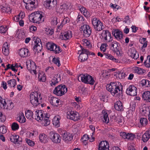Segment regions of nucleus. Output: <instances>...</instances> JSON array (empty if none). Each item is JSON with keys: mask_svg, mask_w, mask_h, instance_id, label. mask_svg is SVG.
I'll return each instance as SVG.
<instances>
[{"mask_svg": "<svg viewBox=\"0 0 150 150\" xmlns=\"http://www.w3.org/2000/svg\"><path fill=\"white\" fill-rule=\"evenodd\" d=\"M106 88L115 98H119L122 93V87H121L120 89V87L117 85L116 83H111L110 84H107Z\"/></svg>", "mask_w": 150, "mask_h": 150, "instance_id": "1", "label": "nucleus"}, {"mask_svg": "<svg viewBox=\"0 0 150 150\" xmlns=\"http://www.w3.org/2000/svg\"><path fill=\"white\" fill-rule=\"evenodd\" d=\"M29 19L30 21L37 23H42L44 21L42 12L39 11L32 13L29 16Z\"/></svg>", "mask_w": 150, "mask_h": 150, "instance_id": "2", "label": "nucleus"}, {"mask_svg": "<svg viewBox=\"0 0 150 150\" xmlns=\"http://www.w3.org/2000/svg\"><path fill=\"white\" fill-rule=\"evenodd\" d=\"M67 91V88L64 85H59L53 91V93L58 96H62Z\"/></svg>", "mask_w": 150, "mask_h": 150, "instance_id": "3", "label": "nucleus"}, {"mask_svg": "<svg viewBox=\"0 0 150 150\" xmlns=\"http://www.w3.org/2000/svg\"><path fill=\"white\" fill-rule=\"evenodd\" d=\"M30 101L31 103L35 106H37L40 104L38 101V96L37 92H33L30 95Z\"/></svg>", "mask_w": 150, "mask_h": 150, "instance_id": "4", "label": "nucleus"}, {"mask_svg": "<svg viewBox=\"0 0 150 150\" xmlns=\"http://www.w3.org/2000/svg\"><path fill=\"white\" fill-rule=\"evenodd\" d=\"M67 118L74 121H77L79 119V115L78 112L74 111H69L67 112Z\"/></svg>", "mask_w": 150, "mask_h": 150, "instance_id": "5", "label": "nucleus"}, {"mask_svg": "<svg viewBox=\"0 0 150 150\" xmlns=\"http://www.w3.org/2000/svg\"><path fill=\"white\" fill-rule=\"evenodd\" d=\"M81 29L83 31V35L86 37H88L91 33V30L89 26L85 24L81 26Z\"/></svg>", "mask_w": 150, "mask_h": 150, "instance_id": "6", "label": "nucleus"}, {"mask_svg": "<svg viewBox=\"0 0 150 150\" xmlns=\"http://www.w3.org/2000/svg\"><path fill=\"white\" fill-rule=\"evenodd\" d=\"M50 135V138L53 142L58 143L60 142L61 137L58 134L52 132Z\"/></svg>", "mask_w": 150, "mask_h": 150, "instance_id": "7", "label": "nucleus"}, {"mask_svg": "<svg viewBox=\"0 0 150 150\" xmlns=\"http://www.w3.org/2000/svg\"><path fill=\"white\" fill-rule=\"evenodd\" d=\"M35 42V45L33 47L34 51L35 52H39L42 50V47L41 40L39 38H37Z\"/></svg>", "mask_w": 150, "mask_h": 150, "instance_id": "8", "label": "nucleus"}, {"mask_svg": "<svg viewBox=\"0 0 150 150\" xmlns=\"http://www.w3.org/2000/svg\"><path fill=\"white\" fill-rule=\"evenodd\" d=\"M98 150H109V144L106 141H102L100 142L99 144Z\"/></svg>", "mask_w": 150, "mask_h": 150, "instance_id": "9", "label": "nucleus"}, {"mask_svg": "<svg viewBox=\"0 0 150 150\" xmlns=\"http://www.w3.org/2000/svg\"><path fill=\"white\" fill-rule=\"evenodd\" d=\"M118 43L116 41L112 42L110 45V49L113 52H115L117 54L118 52L120 53V48L118 47Z\"/></svg>", "mask_w": 150, "mask_h": 150, "instance_id": "10", "label": "nucleus"}, {"mask_svg": "<svg viewBox=\"0 0 150 150\" xmlns=\"http://www.w3.org/2000/svg\"><path fill=\"white\" fill-rule=\"evenodd\" d=\"M44 5L47 8H52L55 7L57 4V0H50L45 1Z\"/></svg>", "mask_w": 150, "mask_h": 150, "instance_id": "11", "label": "nucleus"}, {"mask_svg": "<svg viewBox=\"0 0 150 150\" xmlns=\"http://www.w3.org/2000/svg\"><path fill=\"white\" fill-rule=\"evenodd\" d=\"M137 88L134 86H130L126 91L128 95L131 96H135L137 95Z\"/></svg>", "mask_w": 150, "mask_h": 150, "instance_id": "12", "label": "nucleus"}, {"mask_svg": "<svg viewBox=\"0 0 150 150\" xmlns=\"http://www.w3.org/2000/svg\"><path fill=\"white\" fill-rule=\"evenodd\" d=\"M112 34L117 39L121 40L123 38L122 32L118 29H113L112 31Z\"/></svg>", "mask_w": 150, "mask_h": 150, "instance_id": "13", "label": "nucleus"}, {"mask_svg": "<svg viewBox=\"0 0 150 150\" xmlns=\"http://www.w3.org/2000/svg\"><path fill=\"white\" fill-rule=\"evenodd\" d=\"M19 53L21 57H26L30 55L28 50L24 48H21L20 50Z\"/></svg>", "mask_w": 150, "mask_h": 150, "instance_id": "14", "label": "nucleus"}, {"mask_svg": "<svg viewBox=\"0 0 150 150\" xmlns=\"http://www.w3.org/2000/svg\"><path fill=\"white\" fill-rule=\"evenodd\" d=\"M61 80L60 74H57L55 75L51 81V83H50L52 86H55L56 84L58 83Z\"/></svg>", "mask_w": 150, "mask_h": 150, "instance_id": "15", "label": "nucleus"}, {"mask_svg": "<svg viewBox=\"0 0 150 150\" xmlns=\"http://www.w3.org/2000/svg\"><path fill=\"white\" fill-rule=\"evenodd\" d=\"M62 137L63 140L67 142L71 141L73 139V136L71 134L67 133L65 132L62 134Z\"/></svg>", "mask_w": 150, "mask_h": 150, "instance_id": "16", "label": "nucleus"}, {"mask_svg": "<svg viewBox=\"0 0 150 150\" xmlns=\"http://www.w3.org/2000/svg\"><path fill=\"white\" fill-rule=\"evenodd\" d=\"M72 33L70 31L65 32L63 35H60V38L62 40H67L72 37Z\"/></svg>", "mask_w": 150, "mask_h": 150, "instance_id": "17", "label": "nucleus"}, {"mask_svg": "<svg viewBox=\"0 0 150 150\" xmlns=\"http://www.w3.org/2000/svg\"><path fill=\"white\" fill-rule=\"evenodd\" d=\"M69 8V6L67 5L65 3L61 4L60 6L57 9V11L60 13H63L64 11Z\"/></svg>", "mask_w": 150, "mask_h": 150, "instance_id": "18", "label": "nucleus"}, {"mask_svg": "<svg viewBox=\"0 0 150 150\" xmlns=\"http://www.w3.org/2000/svg\"><path fill=\"white\" fill-rule=\"evenodd\" d=\"M114 108L115 109L118 111H121L123 110V106L121 102L117 101L114 104Z\"/></svg>", "mask_w": 150, "mask_h": 150, "instance_id": "19", "label": "nucleus"}, {"mask_svg": "<svg viewBox=\"0 0 150 150\" xmlns=\"http://www.w3.org/2000/svg\"><path fill=\"white\" fill-rule=\"evenodd\" d=\"M9 46L8 43L6 42L5 43L3 46L2 52L6 56L8 55L9 54Z\"/></svg>", "mask_w": 150, "mask_h": 150, "instance_id": "20", "label": "nucleus"}, {"mask_svg": "<svg viewBox=\"0 0 150 150\" xmlns=\"http://www.w3.org/2000/svg\"><path fill=\"white\" fill-rule=\"evenodd\" d=\"M103 37H104V39L105 40H107L108 39L109 40H108V42H112V40L110 33L108 32V30H106L105 31V33L104 35L102 36Z\"/></svg>", "mask_w": 150, "mask_h": 150, "instance_id": "21", "label": "nucleus"}, {"mask_svg": "<svg viewBox=\"0 0 150 150\" xmlns=\"http://www.w3.org/2000/svg\"><path fill=\"white\" fill-rule=\"evenodd\" d=\"M88 75V74H81L78 76V79L79 81H81L85 83H87L88 82L87 80Z\"/></svg>", "mask_w": 150, "mask_h": 150, "instance_id": "22", "label": "nucleus"}, {"mask_svg": "<svg viewBox=\"0 0 150 150\" xmlns=\"http://www.w3.org/2000/svg\"><path fill=\"white\" fill-rule=\"evenodd\" d=\"M150 138V130L146 131L143 135L142 140L144 142H147Z\"/></svg>", "mask_w": 150, "mask_h": 150, "instance_id": "23", "label": "nucleus"}, {"mask_svg": "<svg viewBox=\"0 0 150 150\" xmlns=\"http://www.w3.org/2000/svg\"><path fill=\"white\" fill-rule=\"evenodd\" d=\"M142 98L146 101L150 102V91H148L144 92L142 94Z\"/></svg>", "mask_w": 150, "mask_h": 150, "instance_id": "24", "label": "nucleus"}, {"mask_svg": "<svg viewBox=\"0 0 150 150\" xmlns=\"http://www.w3.org/2000/svg\"><path fill=\"white\" fill-rule=\"evenodd\" d=\"M39 139L40 141L44 143L47 142L48 138L47 136L44 134H41L39 136Z\"/></svg>", "mask_w": 150, "mask_h": 150, "instance_id": "25", "label": "nucleus"}, {"mask_svg": "<svg viewBox=\"0 0 150 150\" xmlns=\"http://www.w3.org/2000/svg\"><path fill=\"white\" fill-rule=\"evenodd\" d=\"M79 8L81 13H83L86 17H88L89 16L90 13L85 8L80 6H79Z\"/></svg>", "mask_w": 150, "mask_h": 150, "instance_id": "26", "label": "nucleus"}, {"mask_svg": "<svg viewBox=\"0 0 150 150\" xmlns=\"http://www.w3.org/2000/svg\"><path fill=\"white\" fill-rule=\"evenodd\" d=\"M130 56L132 58L135 59H136L139 57V54L136 52L135 49H132L131 50L130 52Z\"/></svg>", "mask_w": 150, "mask_h": 150, "instance_id": "27", "label": "nucleus"}, {"mask_svg": "<svg viewBox=\"0 0 150 150\" xmlns=\"http://www.w3.org/2000/svg\"><path fill=\"white\" fill-rule=\"evenodd\" d=\"M133 70L135 73L139 74L144 73L145 71L143 69L137 67H134Z\"/></svg>", "mask_w": 150, "mask_h": 150, "instance_id": "28", "label": "nucleus"}, {"mask_svg": "<svg viewBox=\"0 0 150 150\" xmlns=\"http://www.w3.org/2000/svg\"><path fill=\"white\" fill-rule=\"evenodd\" d=\"M56 45L53 43L48 42L46 44V46L48 50L53 51Z\"/></svg>", "mask_w": 150, "mask_h": 150, "instance_id": "29", "label": "nucleus"}, {"mask_svg": "<svg viewBox=\"0 0 150 150\" xmlns=\"http://www.w3.org/2000/svg\"><path fill=\"white\" fill-rule=\"evenodd\" d=\"M17 120L21 123H23L25 122V118L23 113L19 115L17 118Z\"/></svg>", "mask_w": 150, "mask_h": 150, "instance_id": "30", "label": "nucleus"}, {"mask_svg": "<svg viewBox=\"0 0 150 150\" xmlns=\"http://www.w3.org/2000/svg\"><path fill=\"white\" fill-rule=\"evenodd\" d=\"M19 137L18 135H12L10 137V140L12 142L16 143L18 141Z\"/></svg>", "mask_w": 150, "mask_h": 150, "instance_id": "31", "label": "nucleus"}, {"mask_svg": "<svg viewBox=\"0 0 150 150\" xmlns=\"http://www.w3.org/2000/svg\"><path fill=\"white\" fill-rule=\"evenodd\" d=\"M1 9L2 12H6V13H11V9L9 6H3Z\"/></svg>", "mask_w": 150, "mask_h": 150, "instance_id": "32", "label": "nucleus"}, {"mask_svg": "<svg viewBox=\"0 0 150 150\" xmlns=\"http://www.w3.org/2000/svg\"><path fill=\"white\" fill-rule=\"evenodd\" d=\"M38 114L40 116H42V112L41 110H37L35 111V113H33V118L37 120V116H38Z\"/></svg>", "mask_w": 150, "mask_h": 150, "instance_id": "33", "label": "nucleus"}, {"mask_svg": "<svg viewBox=\"0 0 150 150\" xmlns=\"http://www.w3.org/2000/svg\"><path fill=\"white\" fill-rule=\"evenodd\" d=\"M8 85L11 87H14L16 84V81L14 79H12L7 82Z\"/></svg>", "mask_w": 150, "mask_h": 150, "instance_id": "34", "label": "nucleus"}, {"mask_svg": "<svg viewBox=\"0 0 150 150\" xmlns=\"http://www.w3.org/2000/svg\"><path fill=\"white\" fill-rule=\"evenodd\" d=\"M88 55L84 54H80L79 57V59L81 60V62H83L86 60L88 59Z\"/></svg>", "mask_w": 150, "mask_h": 150, "instance_id": "35", "label": "nucleus"}, {"mask_svg": "<svg viewBox=\"0 0 150 150\" xmlns=\"http://www.w3.org/2000/svg\"><path fill=\"white\" fill-rule=\"evenodd\" d=\"M59 119L58 118L54 117L53 120V124L54 125L57 127H58L60 126V123L59 121Z\"/></svg>", "mask_w": 150, "mask_h": 150, "instance_id": "36", "label": "nucleus"}, {"mask_svg": "<svg viewBox=\"0 0 150 150\" xmlns=\"http://www.w3.org/2000/svg\"><path fill=\"white\" fill-rule=\"evenodd\" d=\"M33 113L31 110H28L25 112V116L28 119H31L32 118H33Z\"/></svg>", "mask_w": 150, "mask_h": 150, "instance_id": "37", "label": "nucleus"}, {"mask_svg": "<svg viewBox=\"0 0 150 150\" xmlns=\"http://www.w3.org/2000/svg\"><path fill=\"white\" fill-rule=\"evenodd\" d=\"M141 84L142 86H145L146 87H150V81L146 79H143L141 81Z\"/></svg>", "mask_w": 150, "mask_h": 150, "instance_id": "38", "label": "nucleus"}, {"mask_svg": "<svg viewBox=\"0 0 150 150\" xmlns=\"http://www.w3.org/2000/svg\"><path fill=\"white\" fill-rule=\"evenodd\" d=\"M139 41L142 44H143L142 48L146 47L147 45V41L146 40V38H143L142 39H140Z\"/></svg>", "mask_w": 150, "mask_h": 150, "instance_id": "39", "label": "nucleus"}, {"mask_svg": "<svg viewBox=\"0 0 150 150\" xmlns=\"http://www.w3.org/2000/svg\"><path fill=\"white\" fill-rule=\"evenodd\" d=\"M87 80L88 82L87 83H89L91 85H93L95 82L93 78L89 75H88Z\"/></svg>", "mask_w": 150, "mask_h": 150, "instance_id": "40", "label": "nucleus"}, {"mask_svg": "<svg viewBox=\"0 0 150 150\" xmlns=\"http://www.w3.org/2000/svg\"><path fill=\"white\" fill-rule=\"evenodd\" d=\"M140 123L143 126L146 125L148 123V120L145 118H141L140 120Z\"/></svg>", "mask_w": 150, "mask_h": 150, "instance_id": "41", "label": "nucleus"}, {"mask_svg": "<svg viewBox=\"0 0 150 150\" xmlns=\"http://www.w3.org/2000/svg\"><path fill=\"white\" fill-rule=\"evenodd\" d=\"M99 25L97 27H95L94 29L96 30L100 31L104 28L103 23L100 21L99 23H98Z\"/></svg>", "mask_w": 150, "mask_h": 150, "instance_id": "42", "label": "nucleus"}, {"mask_svg": "<svg viewBox=\"0 0 150 150\" xmlns=\"http://www.w3.org/2000/svg\"><path fill=\"white\" fill-rule=\"evenodd\" d=\"M109 72L108 70H103L102 71V74L103 77L104 78H107L110 76L109 74Z\"/></svg>", "mask_w": 150, "mask_h": 150, "instance_id": "43", "label": "nucleus"}, {"mask_svg": "<svg viewBox=\"0 0 150 150\" xmlns=\"http://www.w3.org/2000/svg\"><path fill=\"white\" fill-rule=\"evenodd\" d=\"M19 128L18 124L16 122H13L11 125L12 129L13 131L18 130Z\"/></svg>", "mask_w": 150, "mask_h": 150, "instance_id": "44", "label": "nucleus"}, {"mask_svg": "<svg viewBox=\"0 0 150 150\" xmlns=\"http://www.w3.org/2000/svg\"><path fill=\"white\" fill-rule=\"evenodd\" d=\"M45 31V33L49 35H52L54 33L53 30L52 29H50L49 28H46Z\"/></svg>", "mask_w": 150, "mask_h": 150, "instance_id": "45", "label": "nucleus"}, {"mask_svg": "<svg viewBox=\"0 0 150 150\" xmlns=\"http://www.w3.org/2000/svg\"><path fill=\"white\" fill-rule=\"evenodd\" d=\"M44 121V124L45 126H47L50 124V121L49 118L47 116H45L44 117L43 120Z\"/></svg>", "mask_w": 150, "mask_h": 150, "instance_id": "46", "label": "nucleus"}, {"mask_svg": "<svg viewBox=\"0 0 150 150\" xmlns=\"http://www.w3.org/2000/svg\"><path fill=\"white\" fill-rule=\"evenodd\" d=\"M117 74L119 78L120 79H124L125 77V74L123 72L118 71Z\"/></svg>", "mask_w": 150, "mask_h": 150, "instance_id": "47", "label": "nucleus"}, {"mask_svg": "<svg viewBox=\"0 0 150 150\" xmlns=\"http://www.w3.org/2000/svg\"><path fill=\"white\" fill-rule=\"evenodd\" d=\"M147 60L145 61L144 64L146 67H150V55H148L147 57Z\"/></svg>", "mask_w": 150, "mask_h": 150, "instance_id": "48", "label": "nucleus"}, {"mask_svg": "<svg viewBox=\"0 0 150 150\" xmlns=\"http://www.w3.org/2000/svg\"><path fill=\"white\" fill-rule=\"evenodd\" d=\"M52 62H53L54 64H55L56 65L57 64L58 67H59L60 65L59 58V57L57 58L55 57L53 59Z\"/></svg>", "mask_w": 150, "mask_h": 150, "instance_id": "49", "label": "nucleus"}, {"mask_svg": "<svg viewBox=\"0 0 150 150\" xmlns=\"http://www.w3.org/2000/svg\"><path fill=\"white\" fill-rule=\"evenodd\" d=\"M103 121L106 123L109 122V119L108 117V115L107 112H104V113L103 115Z\"/></svg>", "mask_w": 150, "mask_h": 150, "instance_id": "50", "label": "nucleus"}, {"mask_svg": "<svg viewBox=\"0 0 150 150\" xmlns=\"http://www.w3.org/2000/svg\"><path fill=\"white\" fill-rule=\"evenodd\" d=\"M57 98L55 97H52L51 99L50 100V103L51 104L54 106L57 107L59 105H56V101Z\"/></svg>", "mask_w": 150, "mask_h": 150, "instance_id": "51", "label": "nucleus"}, {"mask_svg": "<svg viewBox=\"0 0 150 150\" xmlns=\"http://www.w3.org/2000/svg\"><path fill=\"white\" fill-rule=\"evenodd\" d=\"M8 29L7 26L4 27L3 26H1L0 27V33H5Z\"/></svg>", "mask_w": 150, "mask_h": 150, "instance_id": "52", "label": "nucleus"}, {"mask_svg": "<svg viewBox=\"0 0 150 150\" xmlns=\"http://www.w3.org/2000/svg\"><path fill=\"white\" fill-rule=\"evenodd\" d=\"M6 102L4 99L0 100V107L1 108H4L6 107Z\"/></svg>", "mask_w": 150, "mask_h": 150, "instance_id": "53", "label": "nucleus"}, {"mask_svg": "<svg viewBox=\"0 0 150 150\" xmlns=\"http://www.w3.org/2000/svg\"><path fill=\"white\" fill-rule=\"evenodd\" d=\"M54 47V50L53 51L54 53H55L56 54H57L61 52L62 50L59 46H57L56 45L55 47Z\"/></svg>", "mask_w": 150, "mask_h": 150, "instance_id": "54", "label": "nucleus"}, {"mask_svg": "<svg viewBox=\"0 0 150 150\" xmlns=\"http://www.w3.org/2000/svg\"><path fill=\"white\" fill-rule=\"evenodd\" d=\"M26 5L25 7L27 9H28L30 10H32L33 9V8H35V6L33 5V4H26Z\"/></svg>", "mask_w": 150, "mask_h": 150, "instance_id": "55", "label": "nucleus"}, {"mask_svg": "<svg viewBox=\"0 0 150 150\" xmlns=\"http://www.w3.org/2000/svg\"><path fill=\"white\" fill-rule=\"evenodd\" d=\"M80 46L81 48L82 51L80 54H86L88 55L89 54L90 55V52L87 50L82 48V47L81 46Z\"/></svg>", "mask_w": 150, "mask_h": 150, "instance_id": "56", "label": "nucleus"}, {"mask_svg": "<svg viewBox=\"0 0 150 150\" xmlns=\"http://www.w3.org/2000/svg\"><path fill=\"white\" fill-rule=\"evenodd\" d=\"M89 139V137L88 135L87 134H85L84 135L82 138L83 140V144L85 143V142H86V141H87Z\"/></svg>", "mask_w": 150, "mask_h": 150, "instance_id": "57", "label": "nucleus"}, {"mask_svg": "<svg viewBox=\"0 0 150 150\" xmlns=\"http://www.w3.org/2000/svg\"><path fill=\"white\" fill-rule=\"evenodd\" d=\"M25 141L27 144L30 146H33L34 145V142L33 141H31L28 139H26Z\"/></svg>", "mask_w": 150, "mask_h": 150, "instance_id": "58", "label": "nucleus"}, {"mask_svg": "<svg viewBox=\"0 0 150 150\" xmlns=\"http://www.w3.org/2000/svg\"><path fill=\"white\" fill-rule=\"evenodd\" d=\"M134 138V136L132 134H127L126 139L132 140H133Z\"/></svg>", "mask_w": 150, "mask_h": 150, "instance_id": "59", "label": "nucleus"}, {"mask_svg": "<svg viewBox=\"0 0 150 150\" xmlns=\"http://www.w3.org/2000/svg\"><path fill=\"white\" fill-rule=\"evenodd\" d=\"M84 20V17L82 16L78 15L77 16L76 21L77 22H79L83 21Z\"/></svg>", "mask_w": 150, "mask_h": 150, "instance_id": "60", "label": "nucleus"}, {"mask_svg": "<svg viewBox=\"0 0 150 150\" xmlns=\"http://www.w3.org/2000/svg\"><path fill=\"white\" fill-rule=\"evenodd\" d=\"M57 17H54L52 20L51 24L54 25H57Z\"/></svg>", "mask_w": 150, "mask_h": 150, "instance_id": "61", "label": "nucleus"}, {"mask_svg": "<svg viewBox=\"0 0 150 150\" xmlns=\"http://www.w3.org/2000/svg\"><path fill=\"white\" fill-rule=\"evenodd\" d=\"M6 117L5 115H3L2 112H0V121L1 122H4L6 120Z\"/></svg>", "mask_w": 150, "mask_h": 150, "instance_id": "62", "label": "nucleus"}, {"mask_svg": "<svg viewBox=\"0 0 150 150\" xmlns=\"http://www.w3.org/2000/svg\"><path fill=\"white\" fill-rule=\"evenodd\" d=\"M107 46L106 44H102L100 47V49L101 51H103V52L105 51L106 47Z\"/></svg>", "mask_w": 150, "mask_h": 150, "instance_id": "63", "label": "nucleus"}, {"mask_svg": "<svg viewBox=\"0 0 150 150\" xmlns=\"http://www.w3.org/2000/svg\"><path fill=\"white\" fill-rule=\"evenodd\" d=\"M105 54L106 58L112 60H113L114 57L110 54L105 53Z\"/></svg>", "mask_w": 150, "mask_h": 150, "instance_id": "64", "label": "nucleus"}]
</instances>
